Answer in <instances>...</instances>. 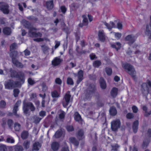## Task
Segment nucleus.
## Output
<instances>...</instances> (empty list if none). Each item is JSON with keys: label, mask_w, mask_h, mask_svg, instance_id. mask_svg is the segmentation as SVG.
<instances>
[{"label": "nucleus", "mask_w": 151, "mask_h": 151, "mask_svg": "<svg viewBox=\"0 0 151 151\" xmlns=\"http://www.w3.org/2000/svg\"><path fill=\"white\" fill-rule=\"evenodd\" d=\"M11 73L12 77H17L19 78V81L14 83L11 80L6 81L5 83V88L8 89H11L15 87L20 86L24 82V74L22 72L17 73V72L11 70L10 71Z\"/></svg>", "instance_id": "1"}, {"label": "nucleus", "mask_w": 151, "mask_h": 151, "mask_svg": "<svg viewBox=\"0 0 151 151\" xmlns=\"http://www.w3.org/2000/svg\"><path fill=\"white\" fill-rule=\"evenodd\" d=\"M17 47V45L15 43H14L11 45L10 47V51H11V52L10 53V55L12 58L13 63L17 66L22 68L23 67V65L17 61L15 57H14V55H15V57L16 56L17 52L15 51H12V50L16 49Z\"/></svg>", "instance_id": "2"}, {"label": "nucleus", "mask_w": 151, "mask_h": 151, "mask_svg": "<svg viewBox=\"0 0 151 151\" xmlns=\"http://www.w3.org/2000/svg\"><path fill=\"white\" fill-rule=\"evenodd\" d=\"M36 29H29V31L28 35L29 36L32 37H34V40L37 42H40L43 41L45 40L47 41H49V40L46 38H41L42 35L41 33L36 32Z\"/></svg>", "instance_id": "3"}, {"label": "nucleus", "mask_w": 151, "mask_h": 151, "mask_svg": "<svg viewBox=\"0 0 151 151\" xmlns=\"http://www.w3.org/2000/svg\"><path fill=\"white\" fill-rule=\"evenodd\" d=\"M102 22L106 26L107 28H122L123 27L122 22L119 20H114V22L111 21L109 24L106 22Z\"/></svg>", "instance_id": "4"}, {"label": "nucleus", "mask_w": 151, "mask_h": 151, "mask_svg": "<svg viewBox=\"0 0 151 151\" xmlns=\"http://www.w3.org/2000/svg\"><path fill=\"white\" fill-rule=\"evenodd\" d=\"M122 67L127 70L129 74L133 77L135 76L136 72L133 67L129 64H123Z\"/></svg>", "instance_id": "5"}, {"label": "nucleus", "mask_w": 151, "mask_h": 151, "mask_svg": "<svg viewBox=\"0 0 151 151\" xmlns=\"http://www.w3.org/2000/svg\"><path fill=\"white\" fill-rule=\"evenodd\" d=\"M29 109H30L31 111H34L35 110V108L32 103H26L24 101L23 103V110L24 113L25 114H27Z\"/></svg>", "instance_id": "6"}, {"label": "nucleus", "mask_w": 151, "mask_h": 151, "mask_svg": "<svg viewBox=\"0 0 151 151\" xmlns=\"http://www.w3.org/2000/svg\"><path fill=\"white\" fill-rule=\"evenodd\" d=\"M150 88H151V82L149 80H147L146 83H144L142 85V91L145 95L148 93V89Z\"/></svg>", "instance_id": "7"}, {"label": "nucleus", "mask_w": 151, "mask_h": 151, "mask_svg": "<svg viewBox=\"0 0 151 151\" xmlns=\"http://www.w3.org/2000/svg\"><path fill=\"white\" fill-rule=\"evenodd\" d=\"M9 6L8 4L3 2H0V10L4 14H8L9 12Z\"/></svg>", "instance_id": "8"}, {"label": "nucleus", "mask_w": 151, "mask_h": 151, "mask_svg": "<svg viewBox=\"0 0 151 151\" xmlns=\"http://www.w3.org/2000/svg\"><path fill=\"white\" fill-rule=\"evenodd\" d=\"M70 93V92H68L65 94L63 99L62 104L65 107H66L70 103L71 97V95Z\"/></svg>", "instance_id": "9"}, {"label": "nucleus", "mask_w": 151, "mask_h": 151, "mask_svg": "<svg viewBox=\"0 0 151 151\" xmlns=\"http://www.w3.org/2000/svg\"><path fill=\"white\" fill-rule=\"evenodd\" d=\"M120 122L119 119H116L111 123V128L114 131H116L119 128L120 126Z\"/></svg>", "instance_id": "10"}, {"label": "nucleus", "mask_w": 151, "mask_h": 151, "mask_svg": "<svg viewBox=\"0 0 151 151\" xmlns=\"http://www.w3.org/2000/svg\"><path fill=\"white\" fill-rule=\"evenodd\" d=\"M22 22L24 27L26 28H35L32 27V24L25 19L22 20Z\"/></svg>", "instance_id": "11"}, {"label": "nucleus", "mask_w": 151, "mask_h": 151, "mask_svg": "<svg viewBox=\"0 0 151 151\" xmlns=\"http://www.w3.org/2000/svg\"><path fill=\"white\" fill-rule=\"evenodd\" d=\"M78 79L77 83L78 84L83 79V72L82 70H80L77 75Z\"/></svg>", "instance_id": "12"}, {"label": "nucleus", "mask_w": 151, "mask_h": 151, "mask_svg": "<svg viewBox=\"0 0 151 151\" xmlns=\"http://www.w3.org/2000/svg\"><path fill=\"white\" fill-rule=\"evenodd\" d=\"M82 17L83 19V23L79 24V26L81 27H82L83 25H87L88 24V20L86 15H83Z\"/></svg>", "instance_id": "13"}, {"label": "nucleus", "mask_w": 151, "mask_h": 151, "mask_svg": "<svg viewBox=\"0 0 151 151\" xmlns=\"http://www.w3.org/2000/svg\"><path fill=\"white\" fill-rule=\"evenodd\" d=\"M98 36L99 40L101 41L104 42L105 40V36L103 30H100L99 32Z\"/></svg>", "instance_id": "14"}, {"label": "nucleus", "mask_w": 151, "mask_h": 151, "mask_svg": "<svg viewBox=\"0 0 151 151\" xmlns=\"http://www.w3.org/2000/svg\"><path fill=\"white\" fill-rule=\"evenodd\" d=\"M62 60L60 58L56 57L52 61V65L54 66H57L60 64Z\"/></svg>", "instance_id": "15"}, {"label": "nucleus", "mask_w": 151, "mask_h": 151, "mask_svg": "<svg viewBox=\"0 0 151 151\" xmlns=\"http://www.w3.org/2000/svg\"><path fill=\"white\" fill-rule=\"evenodd\" d=\"M46 6L48 9L49 10L52 9L53 7V1L50 0V1H47L46 2Z\"/></svg>", "instance_id": "16"}, {"label": "nucleus", "mask_w": 151, "mask_h": 151, "mask_svg": "<svg viewBox=\"0 0 151 151\" xmlns=\"http://www.w3.org/2000/svg\"><path fill=\"white\" fill-rule=\"evenodd\" d=\"M125 39L127 41H129V44H131L134 42L135 38L131 35H129L126 37Z\"/></svg>", "instance_id": "17"}, {"label": "nucleus", "mask_w": 151, "mask_h": 151, "mask_svg": "<svg viewBox=\"0 0 151 151\" xmlns=\"http://www.w3.org/2000/svg\"><path fill=\"white\" fill-rule=\"evenodd\" d=\"M77 137L79 139H81L84 138V136L83 131L81 130H79L78 132Z\"/></svg>", "instance_id": "18"}, {"label": "nucleus", "mask_w": 151, "mask_h": 151, "mask_svg": "<svg viewBox=\"0 0 151 151\" xmlns=\"http://www.w3.org/2000/svg\"><path fill=\"white\" fill-rule=\"evenodd\" d=\"M59 146V144L56 142H53L51 145L52 148L54 151H56L58 150Z\"/></svg>", "instance_id": "19"}, {"label": "nucleus", "mask_w": 151, "mask_h": 151, "mask_svg": "<svg viewBox=\"0 0 151 151\" xmlns=\"http://www.w3.org/2000/svg\"><path fill=\"white\" fill-rule=\"evenodd\" d=\"M21 103L20 101H18L15 104L13 110V112L15 115H16V112L18 110V106L20 105Z\"/></svg>", "instance_id": "20"}, {"label": "nucleus", "mask_w": 151, "mask_h": 151, "mask_svg": "<svg viewBox=\"0 0 151 151\" xmlns=\"http://www.w3.org/2000/svg\"><path fill=\"white\" fill-rule=\"evenodd\" d=\"M111 47L115 48L117 50H118L121 47V44L119 42H117L116 43L111 44Z\"/></svg>", "instance_id": "21"}, {"label": "nucleus", "mask_w": 151, "mask_h": 151, "mask_svg": "<svg viewBox=\"0 0 151 151\" xmlns=\"http://www.w3.org/2000/svg\"><path fill=\"white\" fill-rule=\"evenodd\" d=\"M117 92L118 89L116 88H113L111 92V96L113 97H115L117 95Z\"/></svg>", "instance_id": "22"}, {"label": "nucleus", "mask_w": 151, "mask_h": 151, "mask_svg": "<svg viewBox=\"0 0 151 151\" xmlns=\"http://www.w3.org/2000/svg\"><path fill=\"white\" fill-rule=\"evenodd\" d=\"M100 83L101 87L102 89H104L106 88V84L103 78H101L100 79Z\"/></svg>", "instance_id": "23"}, {"label": "nucleus", "mask_w": 151, "mask_h": 151, "mask_svg": "<svg viewBox=\"0 0 151 151\" xmlns=\"http://www.w3.org/2000/svg\"><path fill=\"white\" fill-rule=\"evenodd\" d=\"M138 125V121H136L134 122L133 125V129L134 133L136 132L137 131Z\"/></svg>", "instance_id": "24"}, {"label": "nucleus", "mask_w": 151, "mask_h": 151, "mask_svg": "<svg viewBox=\"0 0 151 151\" xmlns=\"http://www.w3.org/2000/svg\"><path fill=\"white\" fill-rule=\"evenodd\" d=\"M69 141L71 143H73L76 146H77L78 145V142L74 137L70 138L69 139Z\"/></svg>", "instance_id": "25"}, {"label": "nucleus", "mask_w": 151, "mask_h": 151, "mask_svg": "<svg viewBox=\"0 0 151 151\" xmlns=\"http://www.w3.org/2000/svg\"><path fill=\"white\" fill-rule=\"evenodd\" d=\"M74 118L75 120L77 121H79L81 119L80 115L77 112H75L74 114Z\"/></svg>", "instance_id": "26"}, {"label": "nucleus", "mask_w": 151, "mask_h": 151, "mask_svg": "<svg viewBox=\"0 0 151 151\" xmlns=\"http://www.w3.org/2000/svg\"><path fill=\"white\" fill-rule=\"evenodd\" d=\"M109 112L111 115L114 116L117 113V111L115 108L114 107H111L109 110Z\"/></svg>", "instance_id": "27"}, {"label": "nucleus", "mask_w": 151, "mask_h": 151, "mask_svg": "<svg viewBox=\"0 0 151 151\" xmlns=\"http://www.w3.org/2000/svg\"><path fill=\"white\" fill-rule=\"evenodd\" d=\"M41 145L38 142L35 143L33 145V149L35 150H38L40 147Z\"/></svg>", "instance_id": "28"}, {"label": "nucleus", "mask_w": 151, "mask_h": 151, "mask_svg": "<svg viewBox=\"0 0 151 151\" xmlns=\"http://www.w3.org/2000/svg\"><path fill=\"white\" fill-rule=\"evenodd\" d=\"M51 94L52 97L58 98L59 96L60 92H58L56 91H54Z\"/></svg>", "instance_id": "29"}, {"label": "nucleus", "mask_w": 151, "mask_h": 151, "mask_svg": "<svg viewBox=\"0 0 151 151\" xmlns=\"http://www.w3.org/2000/svg\"><path fill=\"white\" fill-rule=\"evenodd\" d=\"M63 134V131L60 129L58 130L55 134L54 136L56 138L59 137L62 135Z\"/></svg>", "instance_id": "30"}, {"label": "nucleus", "mask_w": 151, "mask_h": 151, "mask_svg": "<svg viewBox=\"0 0 151 151\" xmlns=\"http://www.w3.org/2000/svg\"><path fill=\"white\" fill-rule=\"evenodd\" d=\"M3 33L6 35H9L11 33V29H3Z\"/></svg>", "instance_id": "31"}, {"label": "nucleus", "mask_w": 151, "mask_h": 151, "mask_svg": "<svg viewBox=\"0 0 151 151\" xmlns=\"http://www.w3.org/2000/svg\"><path fill=\"white\" fill-rule=\"evenodd\" d=\"M14 127L15 130L18 131L20 129L21 126L19 123H16L14 124Z\"/></svg>", "instance_id": "32"}, {"label": "nucleus", "mask_w": 151, "mask_h": 151, "mask_svg": "<svg viewBox=\"0 0 151 151\" xmlns=\"http://www.w3.org/2000/svg\"><path fill=\"white\" fill-rule=\"evenodd\" d=\"M28 135V133L27 132L24 131H23L21 134V137L23 139L26 138Z\"/></svg>", "instance_id": "33"}, {"label": "nucleus", "mask_w": 151, "mask_h": 151, "mask_svg": "<svg viewBox=\"0 0 151 151\" xmlns=\"http://www.w3.org/2000/svg\"><path fill=\"white\" fill-rule=\"evenodd\" d=\"M101 62L100 61L97 60L94 62L93 63V65L96 67H99L101 64Z\"/></svg>", "instance_id": "34"}, {"label": "nucleus", "mask_w": 151, "mask_h": 151, "mask_svg": "<svg viewBox=\"0 0 151 151\" xmlns=\"http://www.w3.org/2000/svg\"><path fill=\"white\" fill-rule=\"evenodd\" d=\"M111 33L113 35H114L115 37L117 39L119 38L121 36V34L120 33L114 32H111Z\"/></svg>", "instance_id": "35"}, {"label": "nucleus", "mask_w": 151, "mask_h": 151, "mask_svg": "<svg viewBox=\"0 0 151 151\" xmlns=\"http://www.w3.org/2000/svg\"><path fill=\"white\" fill-rule=\"evenodd\" d=\"M95 87V86L94 85L92 86L91 85L90 86L89 88L91 89V90H90V93L89 94H88V95H89L88 97L91 96V94L93 92V91L94 90Z\"/></svg>", "instance_id": "36"}, {"label": "nucleus", "mask_w": 151, "mask_h": 151, "mask_svg": "<svg viewBox=\"0 0 151 151\" xmlns=\"http://www.w3.org/2000/svg\"><path fill=\"white\" fill-rule=\"evenodd\" d=\"M7 148L5 145H0V151H6Z\"/></svg>", "instance_id": "37"}, {"label": "nucleus", "mask_w": 151, "mask_h": 151, "mask_svg": "<svg viewBox=\"0 0 151 151\" xmlns=\"http://www.w3.org/2000/svg\"><path fill=\"white\" fill-rule=\"evenodd\" d=\"M106 72L107 75H110L112 73V70L110 68H106Z\"/></svg>", "instance_id": "38"}, {"label": "nucleus", "mask_w": 151, "mask_h": 151, "mask_svg": "<svg viewBox=\"0 0 151 151\" xmlns=\"http://www.w3.org/2000/svg\"><path fill=\"white\" fill-rule=\"evenodd\" d=\"M7 142L8 143H14V140L13 138L12 137H9L8 138L6 139Z\"/></svg>", "instance_id": "39"}, {"label": "nucleus", "mask_w": 151, "mask_h": 151, "mask_svg": "<svg viewBox=\"0 0 151 151\" xmlns=\"http://www.w3.org/2000/svg\"><path fill=\"white\" fill-rule=\"evenodd\" d=\"M30 142L29 141H26L24 142V146L26 149L29 147Z\"/></svg>", "instance_id": "40"}, {"label": "nucleus", "mask_w": 151, "mask_h": 151, "mask_svg": "<svg viewBox=\"0 0 151 151\" xmlns=\"http://www.w3.org/2000/svg\"><path fill=\"white\" fill-rule=\"evenodd\" d=\"M39 95L40 97H42L43 98V100H42V107H45V106L44 105L45 101H44V100H43V99L45 97V94H44V95H43L42 94H39Z\"/></svg>", "instance_id": "41"}, {"label": "nucleus", "mask_w": 151, "mask_h": 151, "mask_svg": "<svg viewBox=\"0 0 151 151\" xmlns=\"http://www.w3.org/2000/svg\"><path fill=\"white\" fill-rule=\"evenodd\" d=\"M19 91V89H15L14 90V95L15 97H17L18 96Z\"/></svg>", "instance_id": "42"}, {"label": "nucleus", "mask_w": 151, "mask_h": 151, "mask_svg": "<svg viewBox=\"0 0 151 151\" xmlns=\"http://www.w3.org/2000/svg\"><path fill=\"white\" fill-rule=\"evenodd\" d=\"M67 83L68 84L70 85H73V80L70 78H68L67 80Z\"/></svg>", "instance_id": "43"}, {"label": "nucleus", "mask_w": 151, "mask_h": 151, "mask_svg": "<svg viewBox=\"0 0 151 151\" xmlns=\"http://www.w3.org/2000/svg\"><path fill=\"white\" fill-rule=\"evenodd\" d=\"M23 148L22 146H18L16 147L15 148V151H22Z\"/></svg>", "instance_id": "44"}, {"label": "nucleus", "mask_w": 151, "mask_h": 151, "mask_svg": "<svg viewBox=\"0 0 151 151\" xmlns=\"http://www.w3.org/2000/svg\"><path fill=\"white\" fill-rule=\"evenodd\" d=\"M28 82L29 84L30 85H32L35 83L34 81L31 78H29L28 79Z\"/></svg>", "instance_id": "45"}, {"label": "nucleus", "mask_w": 151, "mask_h": 151, "mask_svg": "<svg viewBox=\"0 0 151 151\" xmlns=\"http://www.w3.org/2000/svg\"><path fill=\"white\" fill-rule=\"evenodd\" d=\"M60 9L61 12L65 14L66 11V7L64 6H62L60 7Z\"/></svg>", "instance_id": "46"}, {"label": "nucleus", "mask_w": 151, "mask_h": 151, "mask_svg": "<svg viewBox=\"0 0 151 151\" xmlns=\"http://www.w3.org/2000/svg\"><path fill=\"white\" fill-rule=\"evenodd\" d=\"M55 48H57L60 45V41H55Z\"/></svg>", "instance_id": "47"}, {"label": "nucleus", "mask_w": 151, "mask_h": 151, "mask_svg": "<svg viewBox=\"0 0 151 151\" xmlns=\"http://www.w3.org/2000/svg\"><path fill=\"white\" fill-rule=\"evenodd\" d=\"M42 90L44 91H45L47 89V87L44 83L42 84Z\"/></svg>", "instance_id": "48"}, {"label": "nucleus", "mask_w": 151, "mask_h": 151, "mask_svg": "<svg viewBox=\"0 0 151 151\" xmlns=\"http://www.w3.org/2000/svg\"><path fill=\"white\" fill-rule=\"evenodd\" d=\"M65 113L64 111H62L59 114V116L60 119H63L65 116Z\"/></svg>", "instance_id": "49"}, {"label": "nucleus", "mask_w": 151, "mask_h": 151, "mask_svg": "<svg viewBox=\"0 0 151 151\" xmlns=\"http://www.w3.org/2000/svg\"><path fill=\"white\" fill-rule=\"evenodd\" d=\"M133 117V115L132 113H129L127 115V119H130Z\"/></svg>", "instance_id": "50"}, {"label": "nucleus", "mask_w": 151, "mask_h": 151, "mask_svg": "<svg viewBox=\"0 0 151 151\" xmlns=\"http://www.w3.org/2000/svg\"><path fill=\"white\" fill-rule=\"evenodd\" d=\"M6 19L4 18H1L0 19V23L1 24H4L5 23Z\"/></svg>", "instance_id": "51"}, {"label": "nucleus", "mask_w": 151, "mask_h": 151, "mask_svg": "<svg viewBox=\"0 0 151 151\" xmlns=\"http://www.w3.org/2000/svg\"><path fill=\"white\" fill-rule=\"evenodd\" d=\"M132 109L133 110V112L134 113H137L138 110V109L137 107L134 106H132Z\"/></svg>", "instance_id": "52"}, {"label": "nucleus", "mask_w": 151, "mask_h": 151, "mask_svg": "<svg viewBox=\"0 0 151 151\" xmlns=\"http://www.w3.org/2000/svg\"><path fill=\"white\" fill-rule=\"evenodd\" d=\"M66 129L69 132L72 131L73 130V127L72 126H68Z\"/></svg>", "instance_id": "53"}, {"label": "nucleus", "mask_w": 151, "mask_h": 151, "mask_svg": "<svg viewBox=\"0 0 151 151\" xmlns=\"http://www.w3.org/2000/svg\"><path fill=\"white\" fill-rule=\"evenodd\" d=\"M13 123V122L12 120L9 119L8 121V125L9 127H11Z\"/></svg>", "instance_id": "54"}, {"label": "nucleus", "mask_w": 151, "mask_h": 151, "mask_svg": "<svg viewBox=\"0 0 151 151\" xmlns=\"http://www.w3.org/2000/svg\"><path fill=\"white\" fill-rule=\"evenodd\" d=\"M36 97V94L35 93H32L30 96V99L32 100H35Z\"/></svg>", "instance_id": "55"}, {"label": "nucleus", "mask_w": 151, "mask_h": 151, "mask_svg": "<svg viewBox=\"0 0 151 151\" xmlns=\"http://www.w3.org/2000/svg\"><path fill=\"white\" fill-rule=\"evenodd\" d=\"M6 104V103L4 101H1L0 102V107L1 108L4 107Z\"/></svg>", "instance_id": "56"}, {"label": "nucleus", "mask_w": 151, "mask_h": 151, "mask_svg": "<svg viewBox=\"0 0 151 151\" xmlns=\"http://www.w3.org/2000/svg\"><path fill=\"white\" fill-rule=\"evenodd\" d=\"M55 82L56 83L59 84H61L62 83L61 80L59 78H57L55 79Z\"/></svg>", "instance_id": "57"}, {"label": "nucleus", "mask_w": 151, "mask_h": 151, "mask_svg": "<svg viewBox=\"0 0 151 151\" xmlns=\"http://www.w3.org/2000/svg\"><path fill=\"white\" fill-rule=\"evenodd\" d=\"M39 115L40 116L44 117L45 115V112L44 111H41L39 113Z\"/></svg>", "instance_id": "58"}, {"label": "nucleus", "mask_w": 151, "mask_h": 151, "mask_svg": "<svg viewBox=\"0 0 151 151\" xmlns=\"http://www.w3.org/2000/svg\"><path fill=\"white\" fill-rule=\"evenodd\" d=\"M24 55L25 56H27L29 55L30 52L29 51L27 50H26L24 52Z\"/></svg>", "instance_id": "59"}, {"label": "nucleus", "mask_w": 151, "mask_h": 151, "mask_svg": "<svg viewBox=\"0 0 151 151\" xmlns=\"http://www.w3.org/2000/svg\"><path fill=\"white\" fill-rule=\"evenodd\" d=\"M149 142L148 141H147L145 140L144 141L143 144V147H146L147 146Z\"/></svg>", "instance_id": "60"}, {"label": "nucleus", "mask_w": 151, "mask_h": 151, "mask_svg": "<svg viewBox=\"0 0 151 151\" xmlns=\"http://www.w3.org/2000/svg\"><path fill=\"white\" fill-rule=\"evenodd\" d=\"M42 49L45 52L49 49V47L47 46H42Z\"/></svg>", "instance_id": "61"}, {"label": "nucleus", "mask_w": 151, "mask_h": 151, "mask_svg": "<svg viewBox=\"0 0 151 151\" xmlns=\"http://www.w3.org/2000/svg\"><path fill=\"white\" fill-rule=\"evenodd\" d=\"M119 147V146L118 145H116L114 146H112V150H117V149H118Z\"/></svg>", "instance_id": "62"}, {"label": "nucleus", "mask_w": 151, "mask_h": 151, "mask_svg": "<svg viewBox=\"0 0 151 151\" xmlns=\"http://www.w3.org/2000/svg\"><path fill=\"white\" fill-rule=\"evenodd\" d=\"M28 19L34 20L35 21H37V18L33 16L29 17L28 18Z\"/></svg>", "instance_id": "63"}, {"label": "nucleus", "mask_w": 151, "mask_h": 151, "mask_svg": "<svg viewBox=\"0 0 151 151\" xmlns=\"http://www.w3.org/2000/svg\"><path fill=\"white\" fill-rule=\"evenodd\" d=\"M90 57L91 60L94 59L96 58V55L93 53H92L90 55Z\"/></svg>", "instance_id": "64"}]
</instances>
